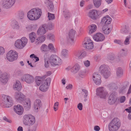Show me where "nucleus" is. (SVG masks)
<instances>
[{
	"label": "nucleus",
	"mask_w": 131,
	"mask_h": 131,
	"mask_svg": "<svg viewBox=\"0 0 131 131\" xmlns=\"http://www.w3.org/2000/svg\"><path fill=\"white\" fill-rule=\"evenodd\" d=\"M42 14L41 10L38 8L32 9L27 13L28 18L30 20H36L39 19Z\"/></svg>",
	"instance_id": "obj_1"
},
{
	"label": "nucleus",
	"mask_w": 131,
	"mask_h": 131,
	"mask_svg": "<svg viewBox=\"0 0 131 131\" xmlns=\"http://www.w3.org/2000/svg\"><path fill=\"white\" fill-rule=\"evenodd\" d=\"M121 123L117 118H114L109 123L108 126L110 131H116L120 127Z\"/></svg>",
	"instance_id": "obj_2"
},
{
	"label": "nucleus",
	"mask_w": 131,
	"mask_h": 131,
	"mask_svg": "<svg viewBox=\"0 0 131 131\" xmlns=\"http://www.w3.org/2000/svg\"><path fill=\"white\" fill-rule=\"evenodd\" d=\"M23 123L24 124L28 126H31L35 122V117L31 114H26L23 117Z\"/></svg>",
	"instance_id": "obj_3"
},
{
	"label": "nucleus",
	"mask_w": 131,
	"mask_h": 131,
	"mask_svg": "<svg viewBox=\"0 0 131 131\" xmlns=\"http://www.w3.org/2000/svg\"><path fill=\"white\" fill-rule=\"evenodd\" d=\"M1 105L4 107H9L12 104L11 97L9 96L3 94L1 96Z\"/></svg>",
	"instance_id": "obj_4"
},
{
	"label": "nucleus",
	"mask_w": 131,
	"mask_h": 131,
	"mask_svg": "<svg viewBox=\"0 0 131 131\" xmlns=\"http://www.w3.org/2000/svg\"><path fill=\"white\" fill-rule=\"evenodd\" d=\"M96 94L100 98L104 100L106 99L108 95V92L102 87H99L96 89Z\"/></svg>",
	"instance_id": "obj_5"
},
{
	"label": "nucleus",
	"mask_w": 131,
	"mask_h": 131,
	"mask_svg": "<svg viewBox=\"0 0 131 131\" xmlns=\"http://www.w3.org/2000/svg\"><path fill=\"white\" fill-rule=\"evenodd\" d=\"M28 43V39L25 37H23L20 39L16 40L15 43V46L18 49H21L23 48Z\"/></svg>",
	"instance_id": "obj_6"
},
{
	"label": "nucleus",
	"mask_w": 131,
	"mask_h": 131,
	"mask_svg": "<svg viewBox=\"0 0 131 131\" xmlns=\"http://www.w3.org/2000/svg\"><path fill=\"white\" fill-rule=\"evenodd\" d=\"M49 61L51 65L54 67L60 65L62 62L61 59L55 54H52L50 56Z\"/></svg>",
	"instance_id": "obj_7"
},
{
	"label": "nucleus",
	"mask_w": 131,
	"mask_h": 131,
	"mask_svg": "<svg viewBox=\"0 0 131 131\" xmlns=\"http://www.w3.org/2000/svg\"><path fill=\"white\" fill-rule=\"evenodd\" d=\"M51 81V79L48 78L43 81L39 87L40 90L42 92H46L48 89Z\"/></svg>",
	"instance_id": "obj_8"
},
{
	"label": "nucleus",
	"mask_w": 131,
	"mask_h": 131,
	"mask_svg": "<svg viewBox=\"0 0 131 131\" xmlns=\"http://www.w3.org/2000/svg\"><path fill=\"white\" fill-rule=\"evenodd\" d=\"M100 69L101 72L105 78L107 79L110 76L111 73L108 66L103 65L100 66Z\"/></svg>",
	"instance_id": "obj_9"
},
{
	"label": "nucleus",
	"mask_w": 131,
	"mask_h": 131,
	"mask_svg": "<svg viewBox=\"0 0 131 131\" xmlns=\"http://www.w3.org/2000/svg\"><path fill=\"white\" fill-rule=\"evenodd\" d=\"M18 57V53L15 51L10 50L8 52L6 55L7 60L10 62L16 60Z\"/></svg>",
	"instance_id": "obj_10"
},
{
	"label": "nucleus",
	"mask_w": 131,
	"mask_h": 131,
	"mask_svg": "<svg viewBox=\"0 0 131 131\" xmlns=\"http://www.w3.org/2000/svg\"><path fill=\"white\" fill-rule=\"evenodd\" d=\"M9 78V75L7 73L3 72L0 70V84L5 85L8 82Z\"/></svg>",
	"instance_id": "obj_11"
},
{
	"label": "nucleus",
	"mask_w": 131,
	"mask_h": 131,
	"mask_svg": "<svg viewBox=\"0 0 131 131\" xmlns=\"http://www.w3.org/2000/svg\"><path fill=\"white\" fill-rule=\"evenodd\" d=\"M21 80L28 84H31L34 81V78L31 75L28 74H24L21 77Z\"/></svg>",
	"instance_id": "obj_12"
},
{
	"label": "nucleus",
	"mask_w": 131,
	"mask_h": 131,
	"mask_svg": "<svg viewBox=\"0 0 131 131\" xmlns=\"http://www.w3.org/2000/svg\"><path fill=\"white\" fill-rule=\"evenodd\" d=\"M80 68V65L78 64H76L73 66H69L66 69L67 71L71 70V72L73 74L77 73Z\"/></svg>",
	"instance_id": "obj_13"
},
{
	"label": "nucleus",
	"mask_w": 131,
	"mask_h": 131,
	"mask_svg": "<svg viewBox=\"0 0 131 131\" xmlns=\"http://www.w3.org/2000/svg\"><path fill=\"white\" fill-rule=\"evenodd\" d=\"M1 3L3 8L8 9L10 8L15 3V1H2Z\"/></svg>",
	"instance_id": "obj_14"
},
{
	"label": "nucleus",
	"mask_w": 131,
	"mask_h": 131,
	"mask_svg": "<svg viewBox=\"0 0 131 131\" xmlns=\"http://www.w3.org/2000/svg\"><path fill=\"white\" fill-rule=\"evenodd\" d=\"M74 58L77 59H82L86 57V53L85 51H82L81 50L75 51L74 53Z\"/></svg>",
	"instance_id": "obj_15"
},
{
	"label": "nucleus",
	"mask_w": 131,
	"mask_h": 131,
	"mask_svg": "<svg viewBox=\"0 0 131 131\" xmlns=\"http://www.w3.org/2000/svg\"><path fill=\"white\" fill-rule=\"evenodd\" d=\"M92 79L94 83L97 85H99L101 82V76L97 73H94L92 76Z\"/></svg>",
	"instance_id": "obj_16"
},
{
	"label": "nucleus",
	"mask_w": 131,
	"mask_h": 131,
	"mask_svg": "<svg viewBox=\"0 0 131 131\" xmlns=\"http://www.w3.org/2000/svg\"><path fill=\"white\" fill-rule=\"evenodd\" d=\"M14 96L16 101L20 102H22L24 100L25 98V95L23 93L18 92L15 93Z\"/></svg>",
	"instance_id": "obj_17"
},
{
	"label": "nucleus",
	"mask_w": 131,
	"mask_h": 131,
	"mask_svg": "<svg viewBox=\"0 0 131 131\" xmlns=\"http://www.w3.org/2000/svg\"><path fill=\"white\" fill-rule=\"evenodd\" d=\"M116 95V93L115 92H113L110 94L108 100L109 104L112 105L115 103L117 99Z\"/></svg>",
	"instance_id": "obj_18"
},
{
	"label": "nucleus",
	"mask_w": 131,
	"mask_h": 131,
	"mask_svg": "<svg viewBox=\"0 0 131 131\" xmlns=\"http://www.w3.org/2000/svg\"><path fill=\"white\" fill-rule=\"evenodd\" d=\"M88 16L93 20H95L97 18L99 15L98 14V11L96 9H93L90 11L88 13Z\"/></svg>",
	"instance_id": "obj_19"
},
{
	"label": "nucleus",
	"mask_w": 131,
	"mask_h": 131,
	"mask_svg": "<svg viewBox=\"0 0 131 131\" xmlns=\"http://www.w3.org/2000/svg\"><path fill=\"white\" fill-rule=\"evenodd\" d=\"M93 38L94 40L97 42L102 41L105 38L104 35L100 33H97L94 35Z\"/></svg>",
	"instance_id": "obj_20"
},
{
	"label": "nucleus",
	"mask_w": 131,
	"mask_h": 131,
	"mask_svg": "<svg viewBox=\"0 0 131 131\" xmlns=\"http://www.w3.org/2000/svg\"><path fill=\"white\" fill-rule=\"evenodd\" d=\"M14 111L17 114L21 115L24 112V108L23 107L20 105H17L14 106Z\"/></svg>",
	"instance_id": "obj_21"
},
{
	"label": "nucleus",
	"mask_w": 131,
	"mask_h": 131,
	"mask_svg": "<svg viewBox=\"0 0 131 131\" xmlns=\"http://www.w3.org/2000/svg\"><path fill=\"white\" fill-rule=\"evenodd\" d=\"M75 32V31L73 29H71L69 32V38L68 39V41L71 45H72L74 43L73 38Z\"/></svg>",
	"instance_id": "obj_22"
},
{
	"label": "nucleus",
	"mask_w": 131,
	"mask_h": 131,
	"mask_svg": "<svg viewBox=\"0 0 131 131\" xmlns=\"http://www.w3.org/2000/svg\"><path fill=\"white\" fill-rule=\"evenodd\" d=\"M112 21V18L109 16L106 15L104 16L102 19L101 24L103 25L108 24L111 23Z\"/></svg>",
	"instance_id": "obj_23"
},
{
	"label": "nucleus",
	"mask_w": 131,
	"mask_h": 131,
	"mask_svg": "<svg viewBox=\"0 0 131 131\" xmlns=\"http://www.w3.org/2000/svg\"><path fill=\"white\" fill-rule=\"evenodd\" d=\"M42 105L41 100L38 99L35 100L34 102L33 107L36 112L38 111Z\"/></svg>",
	"instance_id": "obj_24"
},
{
	"label": "nucleus",
	"mask_w": 131,
	"mask_h": 131,
	"mask_svg": "<svg viewBox=\"0 0 131 131\" xmlns=\"http://www.w3.org/2000/svg\"><path fill=\"white\" fill-rule=\"evenodd\" d=\"M46 26L45 24H43L39 27L37 31V34L38 35H42L45 34L46 32L45 28L46 27Z\"/></svg>",
	"instance_id": "obj_25"
},
{
	"label": "nucleus",
	"mask_w": 131,
	"mask_h": 131,
	"mask_svg": "<svg viewBox=\"0 0 131 131\" xmlns=\"http://www.w3.org/2000/svg\"><path fill=\"white\" fill-rule=\"evenodd\" d=\"M24 106L25 108L27 110H28L30 109L31 106V102L29 98H27L25 99Z\"/></svg>",
	"instance_id": "obj_26"
},
{
	"label": "nucleus",
	"mask_w": 131,
	"mask_h": 131,
	"mask_svg": "<svg viewBox=\"0 0 131 131\" xmlns=\"http://www.w3.org/2000/svg\"><path fill=\"white\" fill-rule=\"evenodd\" d=\"M21 83L19 81H16L13 84V88L15 91H19L21 90Z\"/></svg>",
	"instance_id": "obj_27"
},
{
	"label": "nucleus",
	"mask_w": 131,
	"mask_h": 131,
	"mask_svg": "<svg viewBox=\"0 0 131 131\" xmlns=\"http://www.w3.org/2000/svg\"><path fill=\"white\" fill-rule=\"evenodd\" d=\"M17 17L19 21H22L25 20L24 13L22 11H19L18 12Z\"/></svg>",
	"instance_id": "obj_28"
},
{
	"label": "nucleus",
	"mask_w": 131,
	"mask_h": 131,
	"mask_svg": "<svg viewBox=\"0 0 131 131\" xmlns=\"http://www.w3.org/2000/svg\"><path fill=\"white\" fill-rule=\"evenodd\" d=\"M97 27L96 25L92 24L89 26V33L91 34L96 31L97 29Z\"/></svg>",
	"instance_id": "obj_29"
},
{
	"label": "nucleus",
	"mask_w": 131,
	"mask_h": 131,
	"mask_svg": "<svg viewBox=\"0 0 131 131\" xmlns=\"http://www.w3.org/2000/svg\"><path fill=\"white\" fill-rule=\"evenodd\" d=\"M103 32L105 34L107 35L111 32V29L110 28L107 26H103L102 28Z\"/></svg>",
	"instance_id": "obj_30"
},
{
	"label": "nucleus",
	"mask_w": 131,
	"mask_h": 131,
	"mask_svg": "<svg viewBox=\"0 0 131 131\" xmlns=\"http://www.w3.org/2000/svg\"><path fill=\"white\" fill-rule=\"evenodd\" d=\"M46 39L45 35L41 36L38 37L36 40V42L37 44L41 43L44 41Z\"/></svg>",
	"instance_id": "obj_31"
},
{
	"label": "nucleus",
	"mask_w": 131,
	"mask_h": 131,
	"mask_svg": "<svg viewBox=\"0 0 131 131\" xmlns=\"http://www.w3.org/2000/svg\"><path fill=\"white\" fill-rule=\"evenodd\" d=\"M93 43V41L91 40L90 38H85L84 41L83 42V46L84 47L89 44L91 45V43Z\"/></svg>",
	"instance_id": "obj_32"
},
{
	"label": "nucleus",
	"mask_w": 131,
	"mask_h": 131,
	"mask_svg": "<svg viewBox=\"0 0 131 131\" xmlns=\"http://www.w3.org/2000/svg\"><path fill=\"white\" fill-rule=\"evenodd\" d=\"M116 73L117 77L121 78L123 75V70L121 68H118L116 69Z\"/></svg>",
	"instance_id": "obj_33"
},
{
	"label": "nucleus",
	"mask_w": 131,
	"mask_h": 131,
	"mask_svg": "<svg viewBox=\"0 0 131 131\" xmlns=\"http://www.w3.org/2000/svg\"><path fill=\"white\" fill-rule=\"evenodd\" d=\"M129 29L128 27H127L126 25L122 27L120 30L121 32L123 34H127L129 33Z\"/></svg>",
	"instance_id": "obj_34"
},
{
	"label": "nucleus",
	"mask_w": 131,
	"mask_h": 131,
	"mask_svg": "<svg viewBox=\"0 0 131 131\" xmlns=\"http://www.w3.org/2000/svg\"><path fill=\"white\" fill-rule=\"evenodd\" d=\"M36 37V34L34 32H32L29 34L30 40L31 42H33Z\"/></svg>",
	"instance_id": "obj_35"
},
{
	"label": "nucleus",
	"mask_w": 131,
	"mask_h": 131,
	"mask_svg": "<svg viewBox=\"0 0 131 131\" xmlns=\"http://www.w3.org/2000/svg\"><path fill=\"white\" fill-rule=\"evenodd\" d=\"M12 26L14 29L18 30L20 28V26L18 22L16 21H13L12 22Z\"/></svg>",
	"instance_id": "obj_36"
},
{
	"label": "nucleus",
	"mask_w": 131,
	"mask_h": 131,
	"mask_svg": "<svg viewBox=\"0 0 131 131\" xmlns=\"http://www.w3.org/2000/svg\"><path fill=\"white\" fill-rule=\"evenodd\" d=\"M45 80L40 77H38L36 79V82L38 86L39 85L41 84H42Z\"/></svg>",
	"instance_id": "obj_37"
},
{
	"label": "nucleus",
	"mask_w": 131,
	"mask_h": 131,
	"mask_svg": "<svg viewBox=\"0 0 131 131\" xmlns=\"http://www.w3.org/2000/svg\"><path fill=\"white\" fill-rule=\"evenodd\" d=\"M36 26V25L33 24L28 25L26 27V30L27 31H30L34 29Z\"/></svg>",
	"instance_id": "obj_38"
},
{
	"label": "nucleus",
	"mask_w": 131,
	"mask_h": 131,
	"mask_svg": "<svg viewBox=\"0 0 131 131\" xmlns=\"http://www.w3.org/2000/svg\"><path fill=\"white\" fill-rule=\"evenodd\" d=\"M107 86L111 90L116 89L118 88L117 84L113 83H111L108 84Z\"/></svg>",
	"instance_id": "obj_39"
},
{
	"label": "nucleus",
	"mask_w": 131,
	"mask_h": 131,
	"mask_svg": "<svg viewBox=\"0 0 131 131\" xmlns=\"http://www.w3.org/2000/svg\"><path fill=\"white\" fill-rule=\"evenodd\" d=\"M68 52L67 50L65 49H63L61 51V55L63 57L66 58L68 56Z\"/></svg>",
	"instance_id": "obj_40"
},
{
	"label": "nucleus",
	"mask_w": 131,
	"mask_h": 131,
	"mask_svg": "<svg viewBox=\"0 0 131 131\" xmlns=\"http://www.w3.org/2000/svg\"><path fill=\"white\" fill-rule=\"evenodd\" d=\"M46 3H48V7L50 10H52L54 8L53 3L51 1H46Z\"/></svg>",
	"instance_id": "obj_41"
},
{
	"label": "nucleus",
	"mask_w": 131,
	"mask_h": 131,
	"mask_svg": "<svg viewBox=\"0 0 131 131\" xmlns=\"http://www.w3.org/2000/svg\"><path fill=\"white\" fill-rule=\"evenodd\" d=\"M48 49L52 52H56V50L54 48L53 45L52 43H49L48 46Z\"/></svg>",
	"instance_id": "obj_42"
},
{
	"label": "nucleus",
	"mask_w": 131,
	"mask_h": 131,
	"mask_svg": "<svg viewBox=\"0 0 131 131\" xmlns=\"http://www.w3.org/2000/svg\"><path fill=\"white\" fill-rule=\"evenodd\" d=\"M47 37L48 39L51 40L52 41H54L55 40V37L54 35L52 33L48 34Z\"/></svg>",
	"instance_id": "obj_43"
},
{
	"label": "nucleus",
	"mask_w": 131,
	"mask_h": 131,
	"mask_svg": "<svg viewBox=\"0 0 131 131\" xmlns=\"http://www.w3.org/2000/svg\"><path fill=\"white\" fill-rule=\"evenodd\" d=\"M45 24L46 25V27H45L46 29L51 30L53 28L54 25L53 24L51 23H49L47 25L46 24Z\"/></svg>",
	"instance_id": "obj_44"
},
{
	"label": "nucleus",
	"mask_w": 131,
	"mask_h": 131,
	"mask_svg": "<svg viewBox=\"0 0 131 131\" xmlns=\"http://www.w3.org/2000/svg\"><path fill=\"white\" fill-rule=\"evenodd\" d=\"M30 58L33 59V60L35 62H37L39 60V58L34 54H31L30 55Z\"/></svg>",
	"instance_id": "obj_45"
},
{
	"label": "nucleus",
	"mask_w": 131,
	"mask_h": 131,
	"mask_svg": "<svg viewBox=\"0 0 131 131\" xmlns=\"http://www.w3.org/2000/svg\"><path fill=\"white\" fill-rule=\"evenodd\" d=\"M94 6L96 7H99L101 4V1H94Z\"/></svg>",
	"instance_id": "obj_46"
},
{
	"label": "nucleus",
	"mask_w": 131,
	"mask_h": 131,
	"mask_svg": "<svg viewBox=\"0 0 131 131\" xmlns=\"http://www.w3.org/2000/svg\"><path fill=\"white\" fill-rule=\"evenodd\" d=\"M85 72L83 71H80L79 73V78L80 79L84 78L85 77Z\"/></svg>",
	"instance_id": "obj_47"
},
{
	"label": "nucleus",
	"mask_w": 131,
	"mask_h": 131,
	"mask_svg": "<svg viewBox=\"0 0 131 131\" xmlns=\"http://www.w3.org/2000/svg\"><path fill=\"white\" fill-rule=\"evenodd\" d=\"M40 49L42 51H47L48 50V49L47 46L45 44H43L40 47Z\"/></svg>",
	"instance_id": "obj_48"
},
{
	"label": "nucleus",
	"mask_w": 131,
	"mask_h": 131,
	"mask_svg": "<svg viewBox=\"0 0 131 131\" xmlns=\"http://www.w3.org/2000/svg\"><path fill=\"white\" fill-rule=\"evenodd\" d=\"M121 56L123 57H125L127 56L126 52L124 49H122L120 51Z\"/></svg>",
	"instance_id": "obj_49"
},
{
	"label": "nucleus",
	"mask_w": 131,
	"mask_h": 131,
	"mask_svg": "<svg viewBox=\"0 0 131 131\" xmlns=\"http://www.w3.org/2000/svg\"><path fill=\"white\" fill-rule=\"evenodd\" d=\"M48 17L49 20H52L55 19V16L54 14L48 13Z\"/></svg>",
	"instance_id": "obj_50"
},
{
	"label": "nucleus",
	"mask_w": 131,
	"mask_h": 131,
	"mask_svg": "<svg viewBox=\"0 0 131 131\" xmlns=\"http://www.w3.org/2000/svg\"><path fill=\"white\" fill-rule=\"evenodd\" d=\"M91 45L89 44L87 45H86V46L84 47L88 50L92 49L93 48L94 45L93 43H91Z\"/></svg>",
	"instance_id": "obj_51"
},
{
	"label": "nucleus",
	"mask_w": 131,
	"mask_h": 131,
	"mask_svg": "<svg viewBox=\"0 0 131 131\" xmlns=\"http://www.w3.org/2000/svg\"><path fill=\"white\" fill-rule=\"evenodd\" d=\"M130 38V36H128L126 37L125 40L124 42V44L125 45H127L129 44Z\"/></svg>",
	"instance_id": "obj_52"
},
{
	"label": "nucleus",
	"mask_w": 131,
	"mask_h": 131,
	"mask_svg": "<svg viewBox=\"0 0 131 131\" xmlns=\"http://www.w3.org/2000/svg\"><path fill=\"white\" fill-rule=\"evenodd\" d=\"M108 10V8H106L102 10L98 11V14L100 15L103 14H104L105 12H107Z\"/></svg>",
	"instance_id": "obj_53"
},
{
	"label": "nucleus",
	"mask_w": 131,
	"mask_h": 131,
	"mask_svg": "<svg viewBox=\"0 0 131 131\" xmlns=\"http://www.w3.org/2000/svg\"><path fill=\"white\" fill-rule=\"evenodd\" d=\"M84 66L86 67H89L90 64V62L89 60H86L84 61Z\"/></svg>",
	"instance_id": "obj_54"
},
{
	"label": "nucleus",
	"mask_w": 131,
	"mask_h": 131,
	"mask_svg": "<svg viewBox=\"0 0 131 131\" xmlns=\"http://www.w3.org/2000/svg\"><path fill=\"white\" fill-rule=\"evenodd\" d=\"M58 106V102H56L54 104L53 107L54 110L55 111H56L57 110Z\"/></svg>",
	"instance_id": "obj_55"
},
{
	"label": "nucleus",
	"mask_w": 131,
	"mask_h": 131,
	"mask_svg": "<svg viewBox=\"0 0 131 131\" xmlns=\"http://www.w3.org/2000/svg\"><path fill=\"white\" fill-rule=\"evenodd\" d=\"M114 42L115 43L119 45H121L123 42L120 40L117 39H115L114 40Z\"/></svg>",
	"instance_id": "obj_56"
},
{
	"label": "nucleus",
	"mask_w": 131,
	"mask_h": 131,
	"mask_svg": "<svg viewBox=\"0 0 131 131\" xmlns=\"http://www.w3.org/2000/svg\"><path fill=\"white\" fill-rule=\"evenodd\" d=\"M126 100V97L125 96H122L120 98V102L121 103H124Z\"/></svg>",
	"instance_id": "obj_57"
},
{
	"label": "nucleus",
	"mask_w": 131,
	"mask_h": 131,
	"mask_svg": "<svg viewBox=\"0 0 131 131\" xmlns=\"http://www.w3.org/2000/svg\"><path fill=\"white\" fill-rule=\"evenodd\" d=\"M77 107L80 110H82L83 109V105L81 103H79L77 105Z\"/></svg>",
	"instance_id": "obj_58"
},
{
	"label": "nucleus",
	"mask_w": 131,
	"mask_h": 131,
	"mask_svg": "<svg viewBox=\"0 0 131 131\" xmlns=\"http://www.w3.org/2000/svg\"><path fill=\"white\" fill-rule=\"evenodd\" d=\"M71 14L69 12H68L67 13H65L64 15V17L66 19H68L71 16Z\"/></svg>",
	"instance_id": "obj_59"
},
{
	"label": "nucleus",
	"mask_w": 131,
	"mask_h": 131,
	"mask_svg": "<svg viewBox=\"0 0 131 131\" xmlns=\"http://www.w3.org/2000/svg\"><path fill=\"white\" fill-rule=\"evenodd\" d=\"M5 52V50L4 48L1 46H0V55L3 54Z\"/></svg>",
	"instance_id": "obj_60"
},
{
	"label": "nucleus",
	"mask_w": 131,
	"mask_h": 131,
	"mask_svg": "<svg viewBox=\"0 0 131 131\" xmlns=\"http://www.w3.org/2000/svg\"><path fill=\"white\" fill-rule=\"evenodd\" d=\"M15 74L16 76H20L22 74V72L21 71H18L15 72Z\"/></svg>",
	"instance_id": "obj_61"
},
{
	"label": "nucleus",
	"mask_w": 131,
	"mask_h": 131,
	"mask_svg": "<svg viewBox=\"0 0 131 131\" xmlns=\"http://www.w3.org/2000/svg\"><path fill=\"white\" fill-rule=\"evenodd\" d=\"M73 87L72 85L71 84H69L66 87V89L67 90H70L72 89Z\"/></svg>",
	"instance_id": "obj_62"
},
{
	"label": "nucleus",
	"mask_w": 131,
	"mask_h": 131,
	"mask_svg": "<svg viewBox=\"0 0 131 131\" xmlns=\"http://www.w3.org/2000/svg\"><path fill=\"white\" fill-rule=\"evenodd\" d=\"M82 91L83 92V93H84L85 94L84 95V97H86V96L88 95L87 93L88 92L87 90H86L83 89L82 90Z\"/></svg>",
	"instance_id": "obj_63"
},
{
	"label": "nucleus",
	"mask_w": 131,
	"mask_h": 131,
	"mask_svg": "<svg viewBox=\"0 0 131 131\" xmlns=\"http://www.w3.org/2000/svg\"><path fill=\"white\" fill-rule=\"evenodd\" d=\"M94 130L96 131H99L100 129V127L98 126H95L94 127Z\"/></svg>",
	"instance_id": "obj_64"
}]
</instances>
